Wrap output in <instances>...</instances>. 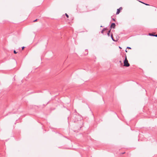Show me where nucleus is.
Returning <instances> with one entry per match:
<instances>
[{
    "label": "nucleus",
    "instance_id": "nucleus-12",
    "mask_svg": "<svg viewBox=\"0 0 157 157\" xmlns=\"http://www.w3.org/2000/svg\"><path fill=\"white\" fill-rule=\"evenodd\" d=\"M127 48H128V49H131V48H130L129 47H127Z\"/></svg>",
    "mask_w": 157,
    "mask_h": 157
},
{
    "label": "nucleus",
    "instance_id": "nucleus-14",
    "mask_svg": "<svg viewBox=\"0 0 157 157\" xmlns=\"http://www.w3.org/2000/svg\"><path fill=\"white\" fill-rule=\"evenodd\" d=\"M155 36L157 37V35H155Z\"/></svg>",
    "mask_w": 157,
    "mask_h": 157
},
{
    "label": "nucleus",
    "instance_id": "nucleus-4",
    "mask_svg": "<svg viewBox=\"0 0 157 157\" xmlns=\"http://www.w3.org/2000/svg\"><path fill=\"white\" fill-rule=\"evenodd\" d=\"M110 31H111V29H110L108 32V33H107V35H108L109 36V34H110Z\"/></svg>",
    "mask_w": 157,
    "mask_h": 157
},
{
    "label": "nucleus",
    "instance_id": "nucleus-13",
    "mask_svg": "<svg viewBox=\"0 0 157 157\" xmlns=\"http://www.w3.org/2000/svg\"><path fill=\"white\" fill-rule=\"evenodd\" d=\"M37 21V19H36L34 21H33L36 22V21Z\"/></svg>",
    "mask_w": 157,
    "mask_h": 157
},
{
    "label": "nucleus",
    "instance_id": "nucleus-3",
    "mask_svg": "<svg viewBox=\"0 0 157 157\" xmlns=\"http://www.w3.org/2000/svg\"><path fill=\"white\" fill-rule=\"evenodd\" d=\"M115 24L114 23H113L111 24L110 27L111 28H113V29H114L115 28Z\"/></svg>",
    "mask_w": 157,
    "mask_h": 157
},
{
    "label": "nucleus",
    "instance_id": "nucleus-11",
    "mask_svg": "<svg viewBox=\"0 0 157 157\" xmlns=\"http://www.w3.org/2000/svg\"><path fill=\"white\" fill-rule=\"evenodd\" d=\"M104 30H104V29H103V30H102V31H101V33H103V31H104Z\"/></svg>",
    "mask_w": 157,
    "mask_h": 157
},
{
    "label": "nucleus",
    "instance_id": "nucleus-9",
    "mask_svg": "<svg viewBox=\"0 0 157 157\" xmlns=\"http://www.w3.org/2000/svg\"><path fill=\"white\" fill-rule=\"evenodd\" d=\"M141 2V3H143L144 4H145V5H148V4H145V3H143V2Z\"/></svg>",
    "mask_w": 157,
    "mask_h": 157
},
{
    "label": "nucleus",
    "instance_id": "nucleus-8",
    "mask_svg": "<svg viewBox=\"0 0 157 157\" xmlns=\"http://www.w3.org/2000/svg\"><path fill=\"white\" fill-rule=\"evenodd\" d=\"M13 52L14 54H16L17 53V52H16L15 50H14L13 51Z\"/></svg>",
    "mask_w": 157,
    "mask_h": 157
},
{
    "label": "nucleus",
    "instance_id": "nucleus-2",
    "mask_svg": "<svg viewBox=\"0 0 157 157\" xmlns=\"http://www.w3.org/2000/svg\"><path fill=\"white\" fill-rule=\"evenodd\" d=\"M122 8L121 7H120L119 9H117V12L116 13V14H118L120 13L121 10H122Z\"/></svg>",
    "mask_w": 157,
    "mask_h": 157
},
{
    "label": "nucleus",
    "instance_id": "nucleus-6",
    "mask_svg": "<svg viewBox=\"0 0 157 157\" xmlns=\"http://www.w3.org/2000/svg\"><path fill=\"white\" fill-rule=\"evenodd\" d=\"M65 15L66 16L67 18H68V17H69V16H68V15L67 13H65Z\"/></svg>",
    "mask_w": 157,
    "mask_h": 157
},
{
    "label": "nucleus",
    "instance_id": "nucleus-15",
    "mask_svg": "<svg viewBox=\"0 0 157 157\" xmlns=\"http://www.w3.org/2000/svg\"><path fill=\"white\" fill-rule=\"evenodd\" d=\"M125 52H127V50H125Z\"/></svg>",
    "mask_w": 157,
    "mask_h": 157
},
{
    "label": "nucleus",
    "instance_id": "nucleus-5",
    "mask_svg": "<svg viewBox=\"0 0 157 157\" xmlns=\"http://www.w3.org/2000/svg\"><path fill=\"white\" fill-rule=\"evenodd\" d=\"M149 35L150 36H155V35H153L151 33H149Z\"/></svg>",
    "mask_w": 157,
    "mask_h": 157
},
{
    "label": "nucleus",
    "instance_id": "nucleus-1",
    "mask_svg": "<svg viewBox=\"0 0 157 157\" xmlns=\"http://www.w3.org/2000/svg\"><path fill=\"white\" fill-rule=\"evenodd\" d=\"M124 66L126 67H128L130 66V64L128 63V61L127 59V56H126L125 60L124 62Z\"/></svg>",
    "mask_w": 157,
    "mask_h": 157
},
{
    "label": "nucleus",
    "instance_id": "nucleus-10",
    "mask_svg": "<svg viewBox=\"0 0 157 157\" xmlns=\"http://www.w3.org/2000/svg\"><path fill=\"white\" fill-rule=\"evenodd\" d=\"M25 48V47H22V49L23 50L24 49V48Z\"/></svg>",
    "mask_w": 157,
    "mask_h": 157
},
{
    "label": "nucleus",
    "instance_id": "nucleus-7",
    "mask_svg": "<svg viewBox=\"0 0 157 157\" xmlns=\"http://www.w3.org/2000/svg\"><path fill=\"white\" fill-rule=\"evenodd\" d=\"M111 38L112 39V40H113V41H114V40L113 39V35L112 34L111 35Z\"/></svg>",
    "mask_w": 157,
    "mask_h": 157
}]
</instances>
